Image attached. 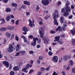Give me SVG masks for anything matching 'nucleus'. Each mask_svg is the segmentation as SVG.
I'll list each match as a JSON object with an SVG mask.
<instances>
[{"mask_svg":"<svg viewBox=\"0 0 75 75\" xmlns=\"http://www.w3.org/2000/svg\"><path fill=\"white\" fill-rule=\"evenodd\" d=\"M23 3L24 4H25L26 5H28V6H30V3L27 1H23Z\"/></svg>","mask_w":75,"mask_h":75,"instance_id":"obj_18","label":"nucleus"},{"mask_svg":"<svg viewBox=\"0 0 75 75\" xmlns=\"http://www.w3.org/2000/svg\"><path fill=\"white\" fill-rule=\"evenodd\" d=\"M29 53L30 54H33L34 53V51L31 50L29 52Z\"/></svg>","mask_w":75,"mask_h":75,"instance_id":"obj_45","label":"nucleus"},{"mask_svg":"<svg viewBox=\"0 0 75 75\" xmlns=\"http://www.w3.org/2000/svg\"><path fill=\"white\" fill-rule=\"evenodd\" d=\"M41 74H42V72L40 71H38V72L37 75H41Z\"/></svg>","mask_w":75,"mask_h":75,"instance_id":"obj_50","label":"nucleus"},{"mask_svg":"<svg viewBox=\"0 0 75 75\" xmlns=\"http://www.w3.org/2000/svg\"><path fill=\"white\" fill-rule=\"evenodd\" d=\"M6 12L7 13H8V12H11V9H10V8H6Z\"/></svg>","mask_w":75,"mask_h":75,"instance_id":"obj_30","label":"nucleus"},{"mask_svg":"<svg viewBox=\"0 0 75 75\" xmlns=\"http://www.w3.org/2000/svg\"><path fill=\"white\" fill-rule=\"evenodd\" d=\"M5 35L7 37H8L9 38H10V37H11V34L8 33H5Z\"/></svg>","mask_w":75,"mask_h":75,"instance_id":"obj_27","label":"nucleus"},{"mask_svg":"<svg viewBox=\"0 0 75 75\" xmlns=\"http://www.w3.org/2000/svg\"><path fill=\"white\" fill-rule=\"evenodd\" d=\"M59 38H60V36H55L54 42H56V41H57L58 42L59 40Z\"/></svg>","mask_w":75,"mask_h":75,"instance_id":"obj_12","label":"nucleus"},{"mask_svg":"<svg viewBox=\"0 0 75 75\" xmlns=\"http://www.w3.org/2000/svg\"><path fill=\"white\" fill-rule=\"evenodd\" d=\"M71 43L72 45H75V39H73L72 40Z\"/></svg>","mask_w":75,"mask_h":75,"instance_id":"obj_28","label":"nucleus"},{"mask_svg":"<svg viewBox=\"0 0 75 75\" xmlns=\"http://www.w3.org/2000/svg\"><path fill=\"white\" fill-rule=\"evenodd\" d=\"M69 15V12H66L63 13L64 16L66 17H68Z\"/></svg>","mask_w":75,"mask_h":75,"instance_id":"obj_15","label":"nucleus"},{"mask_svg":"<svg viewBox=\"0 0 75 75\" xmlns=\"http://www.w3.org/2000/svg\"><path fill=\"white\" fill-rule=\"evenodd\" d=\"M20 53L22 55H24V54H25V53H26V51L25 50L23 51H20Z\"/></svg>","mask_w":75,"mask_h":75,"instance_id":"obj_29","label":"nucleus"},{"mask_svg":"<svg viewBox=\"0 0 75 75\" xmlns=\"http://www.w3.org/2000/svg\"><path fill=\"white\" fill-rule=\"evenodd\" d=\"M7 30V28L5 27H3L1 28L0 29V31H6Z\"/></svg>","mask_w":75,"mask_h":75,"instance_id":"obj_24","label":"nucleus"},{"mask_svg":"<svg viewBox=\"0 0 75 75\" xmlns=\"http://www.w3.org/2000/svg\"><path fill=\"white\" fill-rule=\"evenodd\" d=\"M20 44H18L17 45L16 47V51H18L19 50V48H20Z\"/></svg>","mask_w":75,"mask_h":75,"instance_id":"obj_23","label":"nucleus"},{"mask_svg":"<svg viewBox=\"0 0 75 75\" xmlns=\"http://www.w3.org/2000/svg\"><path fill=\"white\" fill-rule=\"evenodd\" d=\"M68 57L67 56H64L63 57V59L64 61H66L68 59Z\"/></svg>","mask_w":75,"mask_h":75,"instance_id":"obj_22","label":"nucleus"},{"mask_svg":"<svg viewBox=\"0 0 75 75\" xmlns=\"http://www.w3.org/2000/svg\"><path fill=\"white\" fill-rule=\"evenodd\" d=\"M7 42V40H6V39H4V41L3 42V44H6V42Z\"/></svg>","mask_w":75,"mask_h":75,"instance_id":"obj_47","label":"nucleus"},{"mask_svg":"<svg viewBox=\"0 0 75 75\" xmlns=\"http://www.w3.org/2000/svg\"><path fill=\"white\" fill-rule=\"evenodd\" d=\"M37 62L38 64H40V60H38L37 61Z\"/></svg>","mask_w":75,"mask_h":75,"instance_id":"obj_60","label":"nucleus"},{"mask_svg":"<svg viewBox=\"0 0 75 75\" xmlns=\"http://www.w3.org/2000/svg\"><path fill=\"white\" fill-rule=\"evenodd\" d=\"M18 22H19V20H17L16 22V25H18Z\"/></svg>","mask_w":75,"mask_h":75,"instance_id":"obj_49","label":"nucleus"},{"mask_svg":"<svg viewBox=\"0 0 75 75\" xmlns=\"http://www.w3.org/2000/svg\"><path fill=\"white\" fill-rule=\"evenodd\" d=\"M42 3L44 6H47L50 3L48 0H42Z\"/></svg>","mask_w":75,"mask_h":75,"instance_id":"obj_3","label":"nucleus"},{"mask_svg":"<svg viewBox=\"0 0 75 75\" xmlns=\"http://www.w3.org/2000/svg\"><path fill=\"white\" fill-rule=\"evenodd\" d=\"M50 67H48L47 68H46V71H49V70L50 69Z\"/></svg>","mask_w":75,"mask_h":75,"instance_id":"obj_53","label":"nucleus"},{"mask_svg":"<svg viewBox=\"0 0 75 75\" xmlns=\"http://www.w3.org/2000/svg\"><path fill=\"white\" fill-rule=\"evenodd\" d=\"M72 71L74 73H75V67H74L72 69Z\"/></svg>","mask_w":75,"mask_h":75,"instance_id":"obj_42","label":"nucleus"},{"mask_svg":"<svg viewBox=\"0 0 75 75\" xmlns=\"http://www.w3.org/2000/svg\"><path fill=\"white\" fill-rule=\"evenodd\" d=\"M40 69L41 71H45V68L44 67H42L40 68Z\"/></svg>","mask_w":75,"mask_h":75,"instance_id":"obj_44","label":"nucleus"},{"mask_svg":"<svg viewBox=\"0 0 75 75\" xmlns=\"http://www.w3.org/2000/svg\"><path fill=\"white\" fill-rule=\"evenodd\" d=\"M43 40L44 41V42H43V43H44V44H45V43H46V42L47 44V43H48L49 42V41H50V40H49L48 38H44L43 39Z\"/></svg>","mask_w":75,"mask_h":75,"instance_id":"obj_8","label":"nucleus"},{"mask_svg":"<svg viewBox=\"0 0 75 75\" xmlns=\"http://www.w3.org/2000/svg\"><path fill=\"white\" fill-rule=\"evenodd\" d=\"M2 64L4 65L5 67H6V68H8L9 67V63L7 61H4L2 62Z\"/></svg>","mask_w":75,"mask_h":75,"instance_id":"obj_6","label":"nucleus"},{"mask_svg":"<svg viewBox=\"0 0 75 75\" xmlns=\"http://www.w3.org/2000/svg\"><path fill=\"white\" fill-rule=\"evenodd\" d=\"M60 22L62 24L64 22V17L63 16H61L60 19Z\"/></svg>","mask_w":75,"mask_h":75,"instance_id":"obj_14","label":"nucleus"},{"mask_svg":"<svg viewBox=\"0 0 75 75\" xmlns=\"http://www.w3.org/2000/svg\"><path fill=\"white\" fill-rule=\"evenodd\" d=\"M24 42L26 43L27 44H29V41H28L27 39H26L25 38V40H24Z\"/></svg>","mask_w":75,"mask_h":75,"instance_id":"obj_34","label":"nucleus"},{"mask_svg":"<svg viewBox=\"0 0 75 75\" xmlns=\"http://www.w3.org/2000/svg\"><path fill=\"white\" fill-rule=\"evenodd\" d=\"M10 46L9 47V48L7 50L8 51V52L11 53L14 50H15V48H14V50H13V45H9Z\"/></svg>","mask_w":75,"mask_h":75,"instance_id":"obj_2","label":"nucleus"},{"mask_svg":"<svg viewBox=\"0 0 75 75\" xmlns=\"http://www.w3.org/2000/svg\"><path fill=\"white\" fill-rule=\"evenodd\" d=\"M28 69V68H27V67H24L23 68L22 70V71L23 72H24L26 73H27L28 72V71H27V69Z\"/></svg>","mask_w":75,"mask_h":75,"instance_id":"obj_13","label":"nucleus"},{"mask_svg":"<svg viewBox=\"0 0 75 75\" xmlns=\"http://www.w3.org/2000/svg\"><path fill=\"white\" fill-rule=\"evenodd\" d=\"M39 24L40 25H42V24H43V23L42 21H40L39 22Z\"/></svg>","mask_w":75,"mask_h":75,"instance_id":"obj_55","label":"nucleus"},{"mask_svg":"<svg viewBox=\"0 0 75 75\" xmlns=\"http://www.w3.org/2000/svg\"><path fill=\"white\" fill-rule=\"evenodd\" d=\"M48 18H49V16L48 15H47L45 17L44 19L45 20H48Z\"/></svg>","mask_w":75,"mask_h":75,"instance_id":"obj_41","label":"nucleus"},{"mask_svg":"<svg viewBox=\"0 0 75 75\" xmlns=\"http://www.w3.org/2000/svg\"><path fill=\"white\" fill-rule=\"evenodd\" d=\"M33 67V65L32 64H28L26 65V66H25L27 68H28V69L29 68V67L30 68H31Z\"/></svg>","mask_w":75,"mask_h":75,"instance_id":"obj_20","label":"nucleus"},{"mask_svg":"<svg viewBox=\"0 0 75 75\" xmlns=\"http://www.w3.org/2000/svg\"><path fill=\"white\" fill-rule=\"evenodd\" d=\"M48 54L50 56H52V55L53 53L49 51L48 52Z\"/></svg>","mask_w":75,"mask_h":75,"instance_id":"obj_36","label":"nucleus"},{"mask_svg":"<svg viewBox=\"0 0 75 75\" xmlns=\"http://www.w3.org/2000/svg\"><path fill=\"white\" fill-rule=\"evenodd\" d=\"M67 26H68V25L67 24H63V27H62V28L63 30V31H65V30L66 29L65 27H67Z\"/></svg>","mask_w":75,"mask_h":75,"instance_id":"obj_16","label":"nucleus"},{"mask_svg":"<svg viewBox=\"0 0 75 75\" xmlns=\"http://www.w3.org/2000/svg\"><path fill=\"white\" fill-rule=\"evenodd\" d=\"M58 73H56V72L54 71L53 73L52 74V75H57Z\"/></svg>","mask_w":75,"mask_h":75,"instance_id":"obj_52","label":"nucleus"},{"mask_svg":"<svg viewBox=\"0 0 75 75\" xmlns=\"http://www.w3.org/2000/svg\"><path fill=\"white\" fill-rule=\"evenodd\" d=\"M13 70L14 71H19V68L17 66H15L13 68Z\"/></svg>","mask_w":75,"mask_h":75,"instance_id":"obj_21","label":"nucleus"},{"mask_svg":"<svg viewBox=\"0 0 75 75\" xmlns=\"http://www.w3.org/2000/svg\"><path fill=\"white\" fill-rule=\"evenodd\" d=\"M57 43H59V44H60L61 45L63 44V42H62V40H59L58 42Z\"/></svg>","mask_w":75,"mask_h":75,"instance_id":"obj_35","label":"nucleus"},{"mask_svg":"<svg viewBox=\"0 0 75 75\" xmlns=\"http://www.w3.org/2000/svg\"><path fill=\"white\" fill-rule=\"evenodd\" d=\"M53 19H54V24L55 25H58V23L57 22V20H56V14L54 13L53 14Z\"/></svg>","mask_w":75,"mask_h":75,"instance_id":"obj_4","label":"nucleus"},{"mask_svg":"<svg viewBox=\"0 0 75 75\" xmlns=\"http://www.w3.org/2000/svg\"><path fill=\"white\" fill-rule=\"evenodd\" d=\"M33 42H32L31 43V45L32 46H35L36 45V42H37V40L34 39Z\"/></svg>","mask_w":75,"mask_h":75,"instance_id":"obj_10","label":"nucleus"},{"mask_svg":"<svg viewBox=\"0 0 75 75\" xmlns=\"http://www.w3.org/2000/svg\"><path fill=\"white\" fill-rule=\"evenodd\" d=\"M14 27L13 26H9L8 28H7V29L8 30H13L14 28Z\"/></svg>","mask_w":75,"mask_h":75,"instance_id":"obj_32","label":"nucleus"},{"mask_svg":"<svg viewBox=\"0 0 75 75\" xmlns=\"http://www.w3.org/2000/svg\"><path fill=\"white\" fill-rule=\"evenodd\" d=\"M62 74L63 75H66V74H65V72L62 71Z\"/></svg>","mask_w":75,"mask_h":75,"instance_id":"obj_48","label":"nucleus"},{"mask_svg":"<svg viewBox=\"0 0 75 75\" xmlns=\"http://www.w3.org/2000/svg\"><path fill=\"white\" fill-rule=\"evenodd\" d=\"M14 71H11L10 72V75H14Z\"/></svg>","mask_w":75,"mask_h":75,"instance_id":"obj_38","label":"nucleus"},{"mask_svg":"<svg viewBox=\"0 0 75 75\" xmlns=\"http://www.w3.org/2000/svg\"><path fill=\"white\" fill-rule=\"evenodd\" d=\"M20 54V53L19 52H17L16 53V56H18V55Z\"/></svg>","mask_w":75,"mask_h":75,"instance_id":"obj_61","label":"nucleus"},{"mask_svg":"<svg viewBox=\"0 0 75 75\" xmlns=\"http://www.w3.org/2000/svg\"><path fill=\"white\" fill-rule=\"evenodd\" d=\"M1 21H2L3 23H4L5 22V20L4 19H2Z\"/></svg>","mask_w":75,"mask_h":75,"instance_id":"obj_59","label":"nucleus"},{"mask_svg":"<svg viewBox=\"0 0 75 75\" xmlns=\"http://www.w3.org/2000/svg\"><path fill=\"white\" fill-rule=\"evenodd\" d=\"M65 10L66 12L69 13L70 12L71 9V8L69 7L68 6H66L65 8Z\"/></svg>","mask_w":75,"mask_h":75,"instance_id":"obj_11","label":"nucleus"},{"mask_svg":"<svg viewBox=\"0 0 75 75\" xmlns=\"http://www.w3.org/2000/svg\"><path fill=\"white\" fill-rule=\"evenodd\" d=\"M40 38H45V37H43V33H42V34H41L40 35Z\"/></svg>","mask_w":75,"mask_h":75,"instance_id":"obj_43","label":"nucleus"},{"mask_svg":"<svg viewBox=\"0 0 75 75\" xmlns=\"http://www.w3.org/2000/svg\"><path fill=\"white\" fill-rule=\"evenodd\" d=\"M21 8H23V9H25L26 8V6L22 5L21 7Z\"/></svg>","mask_w":75,"mask_h":75,"instance_id":"obj_39","label":"nucleus"},{"mask_svg":"<svg viewBox=\"0 0 75 75\" xmlns=\"http://www.w3.org/2000/svg\"><path fill=\"white\" fill-rule=\"evenodd\" d=\"M15 39L17 41H18V40H19V38H18V36L17 35L15 37Z\"/></svg>","mask_w":75,"mask_h":75,"instance_id":"obj_40","label":"nucleus"},{"mask_svg":"<svg viewBox=\"0 0 75 75\" xmlns=\"http://www.w3.org/2000/svg\"><path fill=\"white\" fill-rule=\"evenodd\" d=\"M11 68H12V66H11V65H10L9 66V69H11Z\"/></svg>","mask_w":75,"mask_h":75,"instance_id":"obj_64","label":"nucleus"},{"mask_svg":"<svg viewBox=\"0 0 75 75\" xmlns=\"http://www.w3.org/2000/svg\"><path fill=\"white\" fill-rule=\"evenodd\" d=\"M50 33H51V34H54V33H55V31L54 30H51Z\"/></svg>","mask_w":75,"mask_h":75,"instance_id":"obj_46","label":"nucleus"},{"mask_svg":"<svg viewBox=\"0 0 75 75\" xmlns=\"http://www.w3.org/2000/svg\"><path fill=\"white\" fill-rule=\"evenodd\" d=\"M10 16L11 18H14V16H13V15H10Z\"/></svg>","mask_w":75,"mask_h":75,"instance_id":"obj_56","label":"nucleus"},{"mask_svg":"<svg viewBox=\"0 0 75 75\" xmlns=\"http://www.w3.org/2000/svg\"><path fill=\"white\" fill-rule=\"evenodd\" d=\"M28 22H29V26L30 27H33V25H34V20L33 19V21H31V19H28Z\"/></svg>","mask_w":75,"mask_h":75,"instance_id":"obj_1","label":"nucleus"},{"mask_svg":"<svg viewBox=\"0 0 75 75\" xmlns=\"http://www.w3.org/2000/svg\"><path fill=\"white\" fill-rule=\"evenodd\" d=\"M69 66H72L74 64V62L72 61V60H70L69 61Z\"/></svg>","mask_w":75,"mask_h":75,"instance_id":"obj_17","label":"nucleus"},{"mask_svg":"<svg viewBox=\"0 0 75 75\" xmlns=\"http://www.w3.org/2000/svg\"><path fill=\"white\" fill-rule=\"evenodd\" d=\"M61 11L63 13L65 12V8H63L61 9Z\"/></svg>","mask_w":75,"mask_h":75,"instance_id":"obj_33","label":"nucleus"},{"mask_svg":"<svg viewBox=\"0 0 75 75\" xmlns=\"http://www.w3.org/2000/svg\"><path fill=\"white\" fill-rule=\"evenodd\" d=\"M65 35H62V34H61V37H62V38H64Z\"/></svg>","mask_w":75,"mask_h":75,"instance_id":"obj_58","label":"nucleus"},{"mask_svg":"<svg viewBox=\"0 0 75 75\" xmlns=\"http://www.w3.org/2000/svg\"><path fill=\"white\" fill-rule=\"evenodd\" d=\"M28 38H30V39H33L34 40H36L37 41L38 40V38H34L33 37L32 35H30L28 36Z\"/></svg>","mask_w":75,"mask_h":75,"instance_id":"obj_9","label":"nucleus"},{"mask_svg":"<svg viewBox=\"0 0 75 75\" xmlns=\"http://www.w3.org/2000/svg\"><path fill=\"white\" fill-rule=\"evenodd\" d=\"M10 16L8 15L6 17L5 19L7 21L9 22L10 21Z\"/></svg>","mask_w":75,"mask_h":75,"instance_id":"obj_25","label":"nucleus"},{"mask_svg":"<svg viewBox=\"0 0 75 75\" xmlns=\"http://www.w3.org/2000/svg\"><path fill=\"white\" fill-rule=\"evenodd\" d=\"M30 14V12H27L26 14V15H27V16H29Z\"/></svg>","mask_w":75,"mask_h":75,"instance_id":"obj_62","label":"nucleus"},{"mask_svg":"<svg viewBox=\"0 0 75 75\" xmlns=\"http://www.w3.org/2000/svg\"><path fill=\"white\" fill-rule=\"evenodd\" d=\"M74 30H70L71 31L72 35H75V27L74 28Z\"/></svg>","mask_w":75,"mask_h":75,"instance_id":"obj_19","label":"nucleus"},{"mask_svg":"<svg viewBox=\"0 0 75 75\" xmlns=\"http://www.w3.org/2000/svg\"><path fill=\"white\" fill-rule=\"evenodd\" d=\"M22 38H23L24 40L25 39V37L24 36H22L21 37Z\"/></svg>","mask_w":75,"mask_h":75,"instance_id":"obj_57","label":"nucleus"},{"mask_svg":"<svg viewBox=\"0 0 75 75\" xmlns=\"http://www.w3.org/2000/svg\"><path fill=\"white\" fill-rule=\"evenodd\" d=\"M39 9H40V7H39V6L38 5H37L36 10H39Z\"/></svg>","mask_w":75,"mask_h":75,"instance_id":"obj_51","label":"nucleus"},{"mask_svg":"<svg viewBox=\"0 0 75 75\" xmlns=\"http://www.w3.org/2000/svg\"><path fill=\"white\" fill-rule=\"evenodd\" d=\"M33 71H34V70L33 69L30 70L29 72V74H31V73H32V72H33Z\"/></svg>","mask_w":75,"mask_h":75,"instance_id":"obj_54","label":"nucleus"},{"mask_svg":"<svg viewBox=\"0 0 75 75\" xmlns=\"http://www.w3.org/2000/svg\"><path fill=\"white\" fill-rule=\"evenodd\" d=\"M11 6L12 7H17V4L16 3H12Z\"/></svg>","mask_w":75,"mask_h":75,"instance_id":"obj_26","label":"nucleus"},{"mask_svg":"<svg viewBox=\"0 0 75 75\" xmlns=\"http://www.w3.org/2000/svg\"><path fill=\"white\" fill-rule=\"evenodd\" d=\"M22 31L25 32L23 33V34H24V35L27 34V32L28 31V29H27V27L25 26H24L22 28Z\"/></svg>","mask_w":75,"mask_h":75,"instance_id":"obj_5","label":"nucleus"},{"mask_svg":"<svg viewBox=\"0 0 75 75\" xmlns=\"http://www.w3.org/2000/svg\"><path fill=\"white\" fill-rule=\"evenodd\" d=\"M58 57L56 56H54L52 58V60L54 62H58Z\"/></svg>","mask_w":75,"mask_h":75,"instance_id":"obj_7","label":"nucleus"},{"mask_svg":"<svg viewBox=\"0 0 75 75\" xmlns=\"http://www.w3.org/2000/svg\"><path fill=\"white\" fill-rule=\"evenodd\" d=\"M72 18V15H71L69 17V19H71Z\"/></svg>","mask_w":75,"mask_h":75,"instance_id":"obj_63","label":"nucleus"},{"mask_svg":"<svg viewBox=\"0 0 75 75\" xmlns=\"http://www.w3.org/2000/svg\"><path fill=\"white\" fill-rule=\"evenodd\" d=\"M39 59L40 60H42L44 59V57L42 56H40L39 57Z\"/></svg>","mask_w":75,"mask_h":75,"instance_id":"obj_37","label":"nucleus"},{"mask_svg":"<svg viewBox=\"0 0 75 75\" xmlns=\"http://www.w3.org/2000/svg\"><path fill=\"white\" fill-rule=\"evenodd\" d=\"M61 26H58L56 29V32H57V31H58L59 30H60V29H61Z\"/></svg>","mask_w":75,"mask_h":75,"instance_id":"obj_31","label":"nucleus"}]
</instances>
